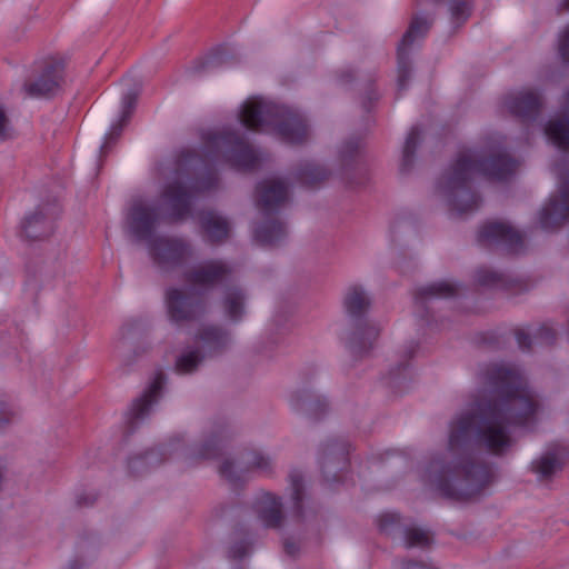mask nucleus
<instances>
[{
  "mask_svg": "<svg viewBox=\"0 0 569 569\" xmlns=\"http://www.w3.org/2000/svg\"><path fill=\"white\" fill-rule=\"evenodd\" d=\"M208 231L212 237L221 238L227 234V223L223 219L217 218L212 224L208 226Z\"/></svg>",
  "mask_w": 569,
  "mask_h": 569,
  "instance_id": "412c9836",
  "label": "nucleus"
},
{
  "mask_svg": "<svg viewBox=\"0 0 569 569\" xmlns=\"http://www.w3.org/2000/svg\"><path fill=\"white\" fill-rule=\"evenodd\" d=\"M368 302L369 297L367 292L360 287L350 288L345 298L347 308L352 312L361 310L368 305Z\"/></svg>",
  "mask_w": 569,
  "mask_h": 569,
  "instance_id": "ddd939ff",
  "label": "nucleus"
},
{
  "mask_svg": "<svg viewBox=\"0 0 569 569\" xmlns=\"http://www.w3.org/2000/svg\"><path fill=\"white\" fill-rule=\"evenodd\" d=\"M559 52L563 59L569 60V26L560 34Z\"/></svg>",
  "mask_w": 569,
  "mask_h": 569,
  "instance_id": "4be33fe9",
  "label": "nucleus"
},
{
  "mask_svg": "<svg viewBox=\"0 0 569 569\" xmlns=\"http://www.w3.org/2000/svg\"><path fill=\"white\" fill-rule=\"evenodd\" d=\"M569 184L561 192L559 199L552 200L540 212V223L543 228H550L552 224L566 219L569 214Z\"/></svg>",
  "mask_w": 569,
  "mask_h": 569,
  "instance_id": "423d86ee",
  "label": "nucleus"
},
{
  "mask_svg": "<svg viewBox=\"0 0 569 569\" xmlns=\"http://www.w3.org/2000/svg\"><path fill=\"white\" fill-rule=\"evenodd\" d=\"M133 102H134V97H132L131 94H127L122 98L121 116H120V120H119L120 122H123L126 120V118L129 114L130 109L133 106Z\"/></svg>",
  "mask_w": 569,
  "mask_h": 569,
  "instance_id": "b1692460",
  "label": "nucleus"
},
{
  "mask_svg": "<svg viewBox=\"0 0 569 569\" xmlns=\"http://www.w3.org/2000/svg\"><path fill=\"white\" fill-rule=\"evenodd\" d=\"M266 509L263 517L266 518L267 525L271 526L278 522L280 519V502L277 498L271 495L266 496Z\"/></svg>",
  "mask_w": 569,
  "mask_h": 569,
  "instance_id": "f3484780",
  "label": "nucleus"
},
{
  "mask_svg": "<svg viewBox=\"0 0 569 569\" xmlns=\"http://www.w3.org/2000/svg\"><path fill=\"white\" fill-rule=\"evenodd\" d=\"M159 388H160V382L157 380V381H154V383H152L148 395L144 396L143 402L150 403L151 398L154 397V395L157 393V390Z\"/></svg>",
  "mask_w": 569,
  "mask_h": 569,
  "instance_id": "a878e982",
  "label": "nucleus"
},
{
  "mask_svg": "<svg viewBox=\"0 0 569 569\" xmlns=\"http://www.w3.org/2000/svg\"><path fill=\"white\" fill-rule=\"evenodd\" d=\"M239 118L249 129L271 132L288 142H299L306 134L301 119L287 114L271 100L262 97L248 98L240 107Z\"/></svg>",
  "mask_w": 569,
  "mask_h": 569,
  "instance_id": "f03ea898",
  "label": "nucleus"
},
{
  "mask_svg": "<svg viewBox=\"0 0 569 569\" xmlns=\"http://www.w3.org/2000/svg\"><path fill=\"white\" fill-rule=\"evenodd\" d=\"M213 450H216V442L210 441L201 448L194 449L192 455L201 458H211L213 456Z\"/></svg>",
  "mask_w": 569,
  "mask_h": 569,
  "instance_id": "5701e85b",
  "label": "nucleus"
},
{
  "mask_svg": "<svg viewBox=\"0 0 569 569\" xmlns=\"http://www.w3.org/2000/svg\"><path fill=\"white\" fill-rule=\"evenodd\" d=\"M227 309L232 319H237L242 310V298L238 292L231 293L227 299Z\"/></svg>",
  "mask_w": 569,
  "mask_h": 569,
  "instance_id": "6ab92c4d",
  "label": "nucleus"
},
{
  "mask_svg": "<svg viewBox=\"0 0 569 569\" xmlns=\"http://www.w3.org/2000/svg\"><path fill=\"white\" fill-rule=\"evenodd\" d=\"M561 452L558 448L548 449L531 462L533 472L545 479L553 475L561 466Z\"/></svg>",
  "mask_w": 569,
  "mask_h": 569,
  "instance_id": "0eeeda50",
  "label": "nucleus"
},
{
  "mask_svg": "<svg viewBox=\"0 0 569 569\" xmlns=\"http://www.w3.org/2000/svg\"><path fill=\"white\" fill-rule=\"evenodd\" d=\"M538 104V98L532 92L520 93L515 101L508 103V108L516 114H523L527 111L533 110Z\"/></svg>",
  "mask_w": 569,
  "mask_h": 569,
  "instance_id": "f8f14e48",
  "label": "nucleus"
},
{
  "mask_svg": "<svg viewBox=\"0 0 569 569\" xmlns=\"http://www.w3.org/2000/svg\"><path fill=\"white\" fill-rule=\"evenodd\" d=\"M222 271H223V266L221 263H219V262L209 263L193 276V281L197 283L211 282Z\"/></svg>",
  "mask_w": 569,
  "mask_h": 569,
  "instance_id": "dca6fc26",
  "label": "nucleus"
},
{
  "mask_svg": "<svg viewBox=\"0 0 569 569\" xmlns=\"http://www.w3.org/2000/svg\"><path fill=\"white\" fill-rule=\"evenodd\" d=\"M223 341V336L217 329H210L200 337L202 346L213 349L219 347Z\"/></svg>",
  "mask_w": 569,
  "mask_h": 569,
  "instance_id": "a211bd4d",
  "label": "nucleus"
},
{
  "mask_svg": "<svg viewBox=\"0 0 569 569\" xmlns=\"http://www.w3.org/2000/svg\"><path fill=\"white\" fill-rule=\"evenodd\" d=\"M513 164L506 158L482 160L475 152L461 156L456 162V174L459 178L481 172L492 178L502 179L511 171Z\"/></svg>",
  "mask_w": 569,
  "mask_h": 569,
  "instance_id": "20e7f679",
  "label": "nucleus"
},
{
  "mask_svg": "<svg viewBox=\"0 0 569 569\" xmlns=\"http://www.w3.org/2000/svg\"><path fill=\"white\" fill-rule=\"evenodd\" d=\"M221 472L224 475V476H230V472H229V466L228 463L223 465V467L221 468Z\"/></svg>",
  "mask_w": 569,
  "mask_h": 569,
  "instance_id": "c756f323",
  "label": "nucleus"
},
{
  "mask_svg": "<svg viewBox=\"0 0 569 569\" xmlns=\"http://www.w3.org/2000/svg\"><path fill=\"white\" fill-rule=\"evenodd\" d=\"M8 134V124L3 110L0 108V138Z\"/></svg>",
  "mask_w": 569,
  "mask_h": 569,
  "instance_id": "393cba45",
  "label": "nucleus"
},
{
  "mask_svg": "<svg viewBox=\"0 0 569 569\" xmlns=\"http://www.w3.org/2000/svg\"><path fill=\"white\" fill-rule=\"evenodd\" d=\"M190 197L180 182L169 186L157 203H137L128 214V228L137 239H148L161 216L181 217Z\"/></svg>",
  "mask_w": 569,
  "mask_h": 569,
  "instance_id": "7ed1b4c3",
  "label": "nucleus"
},
{
  "mask_svg": "<svg viewBox=\"0 0 569 569\" xmlns=\"http://www.w3.org/2000/svg\"><path fill=\"white\" fill-rule=\"evenodd\" d=\"M430 23V19L426 16L415 17L408 31L400 41L398 46V71L400 77L406 72L405 56L407 50L427 33Z\"/></svg>",
  "mask_w": 569,
  "mask_h": 569,
  "instance_id": "39448f33",
  "label": "nucleus"
},
{
  "mask_svg": "<svg viewBox=\"0 0 569 569\" xmlns=\"http://www.w3.org/2000/svg\"><path fill=\"white\" fill-rule=\"evenodd\" d=\"M287 197L288 187L280 180L264 181L259 187L260 202L267 208H272L283 202Z\"/></svg>",
  "mask_w": 569,
  "mask_h": 569,
  "instance_id": "6e6552de",
  "label": "nucleus"
},
{
  "mask_svg": "<svg viewBox=\"0 0 569 569\" xmlns=\"http://www.w3.org/2000/svg\"><path fill=\"white\" fill-rule=\"evenodd\" d=\"M451 291H452V288H451V286H450V284H447V283H445V284H442V283H441V284H438L437 293H438L439 296H448L449 293H451Z\"/></svg>",
  "mask_w": 569,
  "mask_h": 569,
  "instance_id": "bb28decb",
  "label": "nucleus"
},
{
  "mask_svg": "<svg viewBox=\"0 0 569 569\" xmlns=\"http://www.w3.org/2000/svg\"><path fill=\"white\" fill-rule=\"evenodd\" d=\"M200 360L201 357L198 351L188 349L183 351L177 359V370L182 373L191 372L197 368Z\"/></svg>",
  "mask_w": 569,
  "mask_h": 569,
  "instance_id": "2eb2a0df",
  "label": "nucleus"
},
{
  "mask_svg": "<svg viewBox=\"0 0 569 569\" xmlns=\"http://www.w3.org/2000/svg\"><path fill=\"white\" fill-rule=\"evenodd\" d=\"M449 12L453 23L460 24L465 22L471 12L470 0H451Z\"/></svg>",
  "mask_w": 569,
  "mask_h": 569,
  "instance_id": "4468645a",
  "label": "nucleus"
},
{
  "mask_svg": "<svg viewBox=\"0 0 569 569\" xmlns=\"http://www.w3.org/2000/svg\"><path fill=\"white\" fill-rule=\"evenodd\" d=\"M499 399L485 408L480 415H467L452 423L450 442L477 436L490 450L498 452L510 443V437L503 426L505 419L522 422V416L535 411V402L522 386L521 377L506 368L496 369L492 376Z\"/></svg>",
  "mask_w": 569,
  "mask_h": 569,
  "instance_id": "f257e3e1",
  "label": "nucleus"
},
{
  "mask_svg": "<svg viewBox=\"0 0 569 569\" xmlns=\"http://www.w3.org/2000/svg\"><path fill=\"white\" fill-rule=\"evenodd\" d=\"M411 142H412V141H411V138H409V139L407 140V146H406V148H407V149L411 148Z\"/></svg>",
  "mask_w": 569,
  "mask_h": 569,
  "instance_id": "7c9ffc66",
  "label": "nucleus"
},
{
  "mask_svg": "<svg viewBox=\"0 0 569 569\" xmlns=\"http://www.w3.org/2000/svg\"><path fill=\"white\" fill-rule=\"evenodd\" d=\"M167 306L170 317L178 321L188 316L190 303L180 290H170L167 296Z\"/></svg>",
  "mask_w": 569,
  "mask_h": 569,
  "instance_id": "9b49d317",
  "label": "nucleus"
},
{
  "mask_svg": "<svg viewBox=\"0 0 569 569\" xmlns=\"http://www.w3.org/2000/svg\"><path fill=\"white\" fill-rule=\"evenodd\" d=\"M258 238L263 241V242H272L273 241V237L271 236H266V234H262V233H259L258 234Z\"/></svg>",
  "mask_w": 569,
  "mask_h": 569,
  "instance_id": "c85d7f7f",
  "label": "nucleus"
},
{
  "mask_svg": "<svg viewBox=\"0 0 569 569\" xmlns=\"http://www.w3.org/2000/svg\"><path fill=\"white\" fill-rule=\"evenodd\" d=\"M428 532L421 529H412L408 532V543L410 546H425L429 542Z\"/></svg>",
  "mask_w": 569,
  "mask_h": 569,
  "instance_id": "aec40b11",
  "label": "nucleus"
},
{
  "mask_svg": "<svg viewBox=\"0 0 569 569\" xmlns=\"http://www.w3.org/2000/svg\"><path fill=\"white\" fill-rule=\"evenodd\" d=\"M481 237L486 240L512 243L518 239V233L508 223L493 221L482 228Z\"/></svg>",
  "mask_w": 569,
  "mask_h": 569,
  "instance_id": "1a4fd4ad",
  "label": "nucleus"
},
{
  "mask_svg": "<svg viewBox=\"0 0 569 569\" xmlns=\"http://www.w3.org/2000/svg\"><path fill=\"white\" fill-rule=\"evenodd\" d=\"M120 127H121L120 123L119 124L118 123H112L108 136H116V134H118V131L120 130Z\"/></svg>",
  "mask_w": 569,
  "mask_h": 569,
  "instance_id": "cd10ccee",
  "label": "nucleus"
},
{
  "mask_svg": "<svg viewBox=\"0 0 569 569\" xmlns=\"http://www.w3.org/2000/svg\"><path fill=\"white\" fill-rule=\"evenodd\" d=\"M62 79V71L60 67H54L47 70L40 79L30 86L29 91L33 94H50L58 89Z\"/></svg>",
  "mask_w": 569,
  "mask_h": 569,
  "instance_id": "9d476101",
  "label": "nucleus"
}]
</instances>
